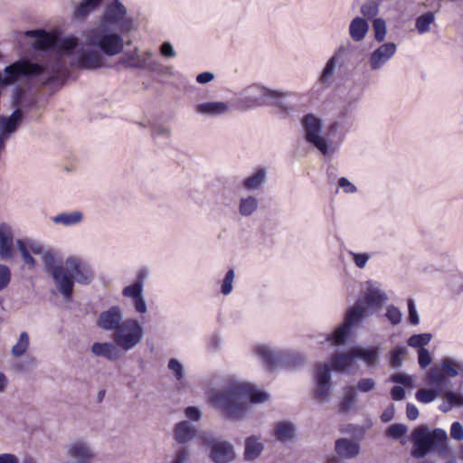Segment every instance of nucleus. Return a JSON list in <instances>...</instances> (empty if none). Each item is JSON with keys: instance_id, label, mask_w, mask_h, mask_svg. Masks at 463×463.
<instances>
[{"instance_id": "1", "label": "nucleus", "mask_w": 463, "mask_h": 463, "mask_svg": "<svg viewBox=\"0 0 463 463\" xmlns=\"http://www.w3.org/2000/svg\"><path fill=\"white\" fill-rule=\"evenodd\" d=\"M134 28L126 6L119 0L111 1L99 23L83 32L84 43L73 52L71 65L86 71L109 68V58L123 52L124 35Z\"/></svg>"}, {"instance_id": "2", "label": "nucleus", "mask_w": 463, "mask_h": 463, "mask_svg": "<svg viewBox=\"0 0 463 463\" xmlns=\"http://www.w3.org/2000/svg\"><path fill=\"white\" fill-rule=\"evenodd\" d=\"M24 35L34 39V48L45 50L53 46L58 52L44 64L21 60L6 66L5 76L0 74V86L10 84L20 77L37 78L44 85L58 80L68 71L63 61L64 56L71 54L79 45L77 37L73 35L58 38L42 30L26 31Z\"/></svg>"}, {"instance_id": "3", "label": "nucleus", "mask_w": 463, "mask_h": 463, "mask_svg": "<svg viewBox=\"0 0 463 463\" xmlns=\"http://www.w3.org/2000/svg\"><path fill=\"white\" fill-rule=\"evenodd\" d=\"M213 384L207 392L208 402L230 418H242L249 402L262 403L269 399L266 392L234 376L217 379Z\"/></svg>"}, {"instance_id": "4", "label": "nucleus", "mask_w": 463, "mask_h": 463, "mask_svg": "<svg viewBox=\"0 0 463 463\" xmlns=\"http://www.w3.org/2000/svg\"><path fill=\"white\" fill-rule=\"evenodd\" d=\"M301 127L305 140L316 147L323 156H332L339 147L334 137L340 128L338 121L330 123L323 135L324 121L313 113H307L301 118Z\"/></svg>"}, {"instance_id": "5", "label": "nucleus", "mask_w": 463, "mask_h": 463, "mask_svg": "<svg viewBox=\"0 0 463 463\" xmlns=\"http://www.w3.org/2000/svg\"><path fill=\"white\" fill-rule=\"evenodd\" d=\"M288 93L268 89L264 86L253 84L241 90L238 98V105L243 109H251L262 106H275L287 110L285 103Z\"/></svg>"}, {"instance_id": "6", "label": "nucleus", "mask_w": 463, "mask_h": 463, "mask_svg": "<svg viewBox=\"0 0 463 463\" xmlns=\"http://www.w3.org/2000/svg\"><path fill=\"white\" fill-rule=\"evenodd\" d=\"M64 270H66L65 276L69 282L68 286L67 288L58 286L57 288L65 298L71 297L74 283L88 285L94 278V272L90 265L76 256H71L65 260Z\"/></svg>"}, {"instance_id": "7", "label": "nucleus", "mask_w": 463, "mask_h": 463, "mask_svg": "<svg viewBox=\"0 0 463 463\" xmlns=\"http://www.w3.org/2000/svg\"><path fill=\"white\" fill-rule=\"evenodd\" d=\"M144 337V325L137 317H127L116 333L112 334V340L126 353L136 348Z\"/></svg>"}, {"instance_id": "8", "label": "nucleus", "mask_w": 463, "mask_h": 463, "mask_svg": "<svg viewBox=\"0 0 463 463\" xmlns=\"http://www.w3.org/2000/svg\"><path fill=\"white\" fill-rule=\"evenodd\" d=\"M367 316V309L357 302L346 311L344 322L331 334H328L325 341L334 346L345 345L350 336L352 327L358 325Z\"/></svg>"}, {"instance_id": "9", "label": "nucleus", "mask_w": 463, "mask_h": 463, "mask_svg": "<svg viewBox=\"0 0 463 463\" xmlns=\"http://www.w3.org/2000/svg\"><path fill=\"white\" fill-rule=\"evenodd\" d=\"M398 45L393 42L379 43L366 56V66L371 71H382L397 54Z\"/></svg>"}, {"instance_id": "10", "label": "nucleus", "mask_w": 463, "mask_h": 463, "mask_svg": "<svg viewBox=\"0 0 463 463\" xmlns=\"http://www.w3.org/2000/svg\"><path fill=\"white\" fill-rule=\"evenodd\" d=\"M349 52V44H341L335 49L333 55L326 62L318 77V82L322 86L328 88L333 84L337 67L344 66Z\"/></svg>"}, {"instance_id": "11", "label": "nucleus", "mask_w": 463, "mask_h": 463, "mask_svg": "<svg viewBox=\"0 0 463 463\" xmlns=\"http://www.w3.org/2000/svg\"><path fill=\"white\" fill-rule=\"evenodd\" d=\"M37 255L41 256L45 271L51 275L56 288L58 286L67 288L69 282L65 276L66 270H64V265L58 263L57 253L53 250L43 249V246L41 243V253H38Z\"/></svg>"}, {"instance_id": "12", "label": "nucleus", "mask_w": 463, "mask_h": 463, "mask_svg": "<svg viewBox=\"0 0 463 463\" xmlns=\"http://www.w3.org/2000/svg\"><path fill=\"white\" fill-rule=\"evenodd\" d=\"M201 442L211 446V458L215 463H229L235 458L232 445L225 440H215L208 433L203 432L198 435Z\"/></svg>"}, {"instance_id": "13", "label": "nucleus", "mask_w": 463, "mask_h": 463, "mask_svg": "<svg viewBox=\"0 0 463 463\" xmlns=\"http://www.w3.org/2000/svg\"><path fill=\"white\" fill-rule=\"evenodd\" d=\"M411 439L413 441L411 455L417 458H424L431 451L434 449L436 441L433 430L430 431L426 426H420L414 430Z\"/></svg>"}, {"instance_id": "14", "label": "nucleus", "mask_w": 463, "mask_h": 463, "mask_svg": "<svg viewBox=\"0 0 463 463\" xmlns=\"http://www.w3.org/2000/svg\"><path fill=\"white\" fill-rule=\"evenodd\" d=\"M331 373L327 364H317L315 369L314 396L319 402H326L331 395Z\"/></svg>"}, {"instance_id": "15", "label": "nucleus", "mask_w": 463, "mask_h": 463, "mask_svg": "<svg viewBox=\"0 0 463 463\" xmlns=\"http://www.w3.org/2000/svg\"><path fill=\"white\" fill-rule=\"evenodd\" d=\"M125 320L124 310L118 306H112L99 313L96 325L105 332L115 334Z\"/></svg>"}, {"instance_id": "16", "label": "nucleus", "mask_w": 463, "mask_h": 463, "mask_svg": "<svg viewBox=\"0 0 463 463\" xmlns=\"http://www.w3.org/2000/svg\"><path fill=\"white\" fill-rule=\"evenodd\" d=\"M153 55L152 51L147 50L140 53L137 49H135L132 52L128 53L122 58L118 64L123 65L125 68L147 69L151 71H156L158 63L152 60Z\"/></svg>"}, {"instance_id": "17", "label": "nucleus", "mask_w": 463, "mask_h": 463, "mask_svg": "<svg viewBox=\"0 0 463 463\" xmlns=\"http://www.w3.org/2000/svg\"><path fill=\"white\" fill-rule=\"evenodd\" d=\"M66 456L77 463H90L95 458L91 444L84 439H76L66 446Z\"/></svg>"}, {"instance_id": "18", "label": "nucleus", "mask_w": 463, "mask_h": 463, "mask_svg": "<svg viewBox=\"0 0 463 463\" xmlns=\"http://www.w3.org/2000/svg\"><path fill=\"white\" fill-rule=\"evenodd\" d=\"M194 112L205 118H222L232 112V105L228 101L209 100L195 104Z\"/></svg>"}, {"instance_id": "19", "label": "nucleus", "mask_w": 463, "mask_h": 463, "mask_svg": "<svg viewBox=\"0 0 463 463\" xmlns=\"http://www.w3.org/2000/svg\"><path fill=\"white\" fill-rule=\"evenodd\" d=\"M254 353L266 370L273 372L280 368L281 349H275L269 345L260 344L255 346Z\"/></svg>"}, {"instance_id": "20", "label": "nucleus", "mask_w": 463, "mask_h": 463, "mask_svg": "<svg viewBox=\"0 0 463 463\" xmlns=\"http://www.w3.org/2000/svg\"><path fill=\"white\" fill-rule=\"evenodd\" d=\"M334 450L338 459L352 460L361 453L360 442L351 438H339L335 440Z\"/></svg>"}, {"instance_id": "21", "label": "nucleus", "mask_w": 463, "mask_h": 463, "mask_svg": "<svg viewBox=\"0 0 463 463\" xmlns=\"http://www.w3.org/2000/svg\"><path fill=\"white\" fill-rule=\"evenodd\" d=\"M122 296L130 300L134 310L139 315H145L148 311L147 303L144 295V288L140 285L131 283L123 288Z\"/></svg>"}, {"instance_id": "22", "label": "nucleus", "mask_w": 463, "mask_h": 463, "mask_svg": "<svg viewBox=\"0 0 463 463\" xmlns=\"http://www.w3.org/2000/svg\"><path fill=\"white\" fill-rule=\"evenodd\" d=\"M15 245L21 254L24 265L29 269H33L37 262L32 253L35 255L41 253V242L31 239H18L15 241Z\"/></svg>"}, {"instance_id": "23", "label": "nucleus", "mask_w": 463, "mask_h": 463, "mask_svg": "<svg viewBox=\"0 0 463 463\" xmlns=\"http://www.w3.org/2000/svg\"><path fill=\"white\" fill-rule=\"evenodd\" d=\"M14 233L13 227L6 223H0V259L10 260L14 258Z\"/></svg>"}, {"instance_id": "24", "label": "nucleus", "mask_w": 463, "mask_h": 463, "mask_svg": "<svg viewBox=\"0 0 463 463\" xmlns=\"http://www.w3.org/2000/svg\"><path fill=\"white\" fill-rule=\"evenodd\" d=\"M365 285L364 299L368 307H373L381 306L388 300V296L381 288L378 282L369 280L366 281Z\"/></svg>"}, {"instance_id": "25", "label": "nucleus", "mask_w": 463, "mask_h": 463, "mask_svg": "<svg viewBox=\"0 0 463 463\" xmlns=\"http://www.w3.org/2000/svg\"><path fill=\"white\" fill-rule=\"evenodd\" d=\"M91 353L109 361H118L121 357V349L115 342H95L90 348Z\"/></svg>"}, {"instance_id": "26", "label": "nucleus", "mask_w": 463, "mask_h": 463, "mask_svg": "<svg viewBox=\"0 0 463 463\" xmlns=\"http://www.w3.org/2000/svg\"><path fill=\"white\" fill-rule=\"evenodd\" d=\"M167 369L175 380V389L180 392H186L187 382L184 364L178 359L171 358L168 360Z\"/></svg>"}, {"instance_id": "27", "label": "nucleus", "mask_w": 463, "mask_h": 463, "mask_svg": "<svg viewBox=\"0 0 463 463\" xmlns=\"http://www.w3.org/2000/svg\"><path fill=\"white\" fill-rule=\"evenodd\" d=\"M369 32V24L367 20L361 16H356L351 20L348 27V34L354 43L363 42Z\"/></svg>"}, {"instance_id": "28", "label": "nucleus", "mask_w": 463, "mask_h": 463, "mask_svg": "<svg viewBox=\"0 0 463 463\" xmlns=\"http://www.w3.org/2000/svg\"><path fill=\"white\" fill-rule=\"evenodd\" d=\"M354 347L346 352L336 353L331 356L330 362L333 369L342 373L348 371L355 360Z\"/></svg>"}, {"instance_id": "29", "label": "nucleus", "mask_w": 463, "mask_h": 463, "mask_svg": "<svg viewBox=\"0 0 463 463\" xmlns=\"http://www.w3.org/2000/svg\"><path fill=\"white\" fill-rule=\"evenodd\" d=\"M197 434L196 427L186 420L178 422L174 429V438L180 444L190 442Z\"/></svg>"}, {"instance_id": "30", "label": "nucleus", "mask_w": 463, "mask_h": 463, "mask_svg": "<svg viewBox=\"0 0 463 463\" xmlns=\"http://www.w3.org/2000/svg\"><path fill=\"white\" fill-rule=\"evenodd\" d=\"M84 220V214L80 210L71 212H62L52 218V221L56 225L63 227H73L80 224Z\"/></svg>"}, {"instance_id": "31", "label": "nucleus", "mask_w": 463, "mask_h": 463, "mask_svg": "<svg viewBox=\"0 0 463 463\" xmlns=\"http://www.w3.org/2000/svg\"><path fill=\"white\" fill-rule=\"evenodd\" d=\"M305 355L294 350H282L280 368L294 370L304 364Z\"/></svg>"}, {"instance_id": "32", "label": "nucleus", "mask_w": 463, "mask_h": 463, "mask_svg": "<svg viewBox=\"0 0 463 463\" xmlns=\"http://www.w3.org/2000/svg\"><path fill=\"white\" fill-rule=\"evenodd\" d=\"M439 367L448 378L463 374V361L452 356H445L439 362Z\"/></svg>"}, {"instance_id": "33", "label": "nucleus", "mask_w": 463, "mask_h": 463, "mask_svg": "<svg viewBox=\"0 0 463 463\" xmlns=\"http://www.w3.org/2000/svg\"><path fill=\"white\" fill-rule=\"evenodd\" d=\"M355 358L363 360L368 366H375L379 362V346L354 347Z\"/></svg>"}, {"instance_id": "34", "label": "nucleus", "mask_w": 463, "mask_h": 463, "mask_svg": "<svg viewBox=\"0 0 463 463\" xmlns=\"http://www.w3.org/2000/svg\"><path fill=\"white\" fill-rule=\"evenodd\" d=\"M267 180V172L265 169L260 168L256 170L253 174L246 177L242 181V186L250 192L260 190Z\"/></svg>"}, {"instance_id": "35", "label": "nucleus", "mask_w": 463, "mask_h": 463, "mask_svg": "<svg viewBox=\"0 0 463 463\" xmlns=\"http://www.w3.org/2000/svg\"><path fill=\"white\" fill-rule=\"evenodd\" d=\"M101 1L102 0H81L74 8L73 17L77 20L83 21L90 13L97 9Z\"/></svg>"}, {"instance_id": "36", "label": "nucleus", "mask_w": 463, "mask_h": 463, "mask_svg": "<svg viewBox=\"0 0 463 463\" xmlns=\"http://www.w3.org/2000/svg\"><path fill=\"white\" fill-rule=\"evenodd\" d=\"M295 426L289 421H280L274 426V436L281 442H288L293 439Z\"/></svg>"}, {"instance_id": "37", "label": "nucleus", "mask_w": 463, "mask_h": 463, "mask_svg": "<svg viewBox=\"0 0 463 463\" xmlns=\"http://www.w3.org/2000/svg\"><path fill=\"white\" fill-rule=\"evenodd\" d=\"M259 208V200L253 195L241 197L239 201V213L242 217L252 216Z\"/></svg>"}, {"instance_id": "38", "label": "nucleus", "mask_w": 463, "mask_h": 463, "mask_svg": "<svg viewBox=\"0 0 463 463\" xmlns=\"http://www.w3.org/2000/svg\"><path fill=\"white\" fill-rule=\"evenodd\" d=\"M433 435L436 441L432 450H436L439 456L442 458L447 457L449 453L447 432L442 429L437 428L433 430Z\"/></svg>"}, {"instance_id": "39", "label": "nucleus", "mask_w": 463, "mask_h": 463, "mask_svg": "<svg viewBox=\"0 0 463 463\" xmlns=\"http://www.w3.org/2000/svg\"><path fill=\"white\" fill-rule=\"evenodd\" d=\"M426 378L430 385L441 391V387L446 384L448 377L439 365H435L427 372Z\"/></svg>"}, {"instance_id": "40", "label": "nucleus", "mask_w": 463, "mask_h": 463, "mask_svg": "<svg viewBox=\"0 0 463 463\" xmlns=\"http://www.w3.org/2000/svg\"><path fill=\"white\" fill-rule=\"evenodd\" d=\"M263 450V444L260 441V439L251 436L245 441V458L252 460L257 458Z\"/></svg>"}, {"instance_id": "41", "label": "nucleus", "mask_w": 463, "mask_h": 463, "mask_svg": "<svg viewBox=\"0 0 463 463\" xmlns=\"http://www.w3.org/2000/svg\"><path fill=\"white\" fill-rule=\"evenodd\" d=\"M357 402V394L354 387L345 386L343 389V398L339 404V410L342 412L348 411L353 409Z\"/></svg>"}, {"instance_id": "42", "label": "nucleus", "mask_w": 463, "mask_h": 463, "mask_svg": "<svg viewBox=\"0 0 463 463\" xmlns=\"http://www.w3.org/2000/svg\"><path fill=\"white\" fill-rule=\"evenodd\" d=\"M408 353L406 346L402 345H395L389 354V363L393 368H400L402 366L403 359Z\"/></svg>"}, {"instance_id": "43", "label": "nucleus", "mask_w": 463, "mask_h": 463, "mask_svg": "<svg viewBox=\"0 0 463 463\" xmlns=\"http://www.w3.org/2000/svg\"><path fill=\"white\" fill-rule=\"evenodd\" d=\"M373 31L374 41L376 43H385V38L387 35V24L383 18L378 17L373 20Z\"/></svg>"}, {"instance_id": "44", "label": "nucleus", "mask_w": 463, "mask_h": 463, "mask_svg": "<svg viewBox=\"0 0 463 463\" xmlns=\"http://www.w3.org/2000/svg\"><path fill=\"white\" fill-rule=\"evenodd\" d=\"M347 254L352 263L359 269H365L367 263L373 257V253L371 252H358L354 250H348Z\"/></svg>"}, {"instance_id": "45", "label": "nucleus", "mask_w": 463, "mask_h": 463, "mask_svg": "<svg viewBox=\"0 0 463 463\" xmlns=\"http://www.w3.org/2000/svg\"><path fill=\"white\" fill-rule=\"evenodd\" d=\"M435 21V15L431 12H427L416 19L415 26L420 34H424L430 31V25Z\"/></svg>"}, {"instance_id": "46", "label": "nucleus", "mask_w": 463, "mask_h": 463, "mask_svg": "<svg viewBox=\"0 0 463 463\" xmlns=\"http://www.w3.org/2000/svg\"><path fill=\"white\" fill-rule=\"evenodd\" d=\"M30 338L27 332H22L19 335L18 341L12 347L11 354L14 357H19L24 354L29 347Z\"/></svg>"}, {"instance_id": "47", "label": "nucleus", "mask_w": 463, "mask_h": 463, "mask_svg": "<svg viewBox=\"0 0 463 463\" xmlns=\"http://www.w3.org/2000/svg\"><path fill=\"white\" fill-rule=\"evenodd\" d=\"M431 339L432 335L430 333L415 334L408 338L407 344L409 346L418 348L419 350L428 345Z\"/></svg>"}, {"instance_id": "48", "label": "nucleus", "mask_w": 463, "mask_h": 463, "mask_svg": "<svg viewBox=\"0 0 463 463\" xmlns=\"http://www.w3.org/2000/svg\"><path fill=\"white\" fill-rule=\"evenodd\" d=\"M448 288L456 293L463 292V274L454 272L448 275L446 279Z\"/></svg>"}, {"instance_id": "49", "label": "nucleus", "mask_w": 463, "mask_h": 463, "mask_svg": "<svg viewBox=\"0 0 463 463\" xmlns=\"http://www.w3.org/2000/svg\"><path fill=\"white\" fill-rule=\"evenodd\" d=\"M440 394V390L432 387L431 389H420L416 392V399L421 403H430Z\"/></svg>"}, {"instance_id": "50", "label": "nucleus", "mask_w": 463, "mask_h": 463, "mask_svg": "<svg viewBox=\"0 0 463 463\" xmlns=\"http://www.w3.org/2000/svg\"><path fill=\"white\" fill-rule=\"evenodd\" d=\"M235 272L232 269H229L221 282L220 291L223 296H229L233 290Z\"/></svg>"}, {"instance_id": "51", "label": "nucleus", "mask_w": 463, "mask_h": 463, "mask_svg": "<svg viewBox=\"0 0 463 463\" xmlns=\"http://www.w3.org/2000/svg\"><path fill=\"white\" fill-rule=\"evenodd\" d=\"M384 317L392 326L399 325L402 320V313L393 305H390L386 307Z\"/></svg>"}, {"instance_id": "52", "label": "nucleus", "mask_w": 463, "mask_h": 463, "mask_svg": "<svg viewBox=\"0 0 463 463\" xmlns=\"http://www.w3.org/2000/svg\"><path fill=\"white\" fill-rule=\"evenodd\" d=\"M12 279L10 268L5 264H0V291L5 289Z\"/></svg>"}, {"instance_id": "53", "label": "nucleus", "mask_w": 463, "mask_h": 463, "mask_svg": "<svg viewBox=\"0 0 463 463\" xmlns=\"http://www.w3.org/2000/svg\"><path fill=\"white\" fill-rule=\"evenodd\" d=\"M408 306V320L411 325L418 326L420 324V316L416 309L415 302L413 299L410 298L407 300Z\"/></svg>"}, {"instance_id": "54", "label": "nucleus", "mask_w": 463, "mask_h": 463, "mask_svg": "<svg viewBox=\"0 0 463 463\" xmlns=\"http://www.w3.org/2000/svg\"><path fill=\"white\" fill-rule=\"evenodd\" d=\"M376 382L373 378H362L357 382L356 390L360 392H369L374 390Z\"/></svg>"}, {"instance_id": "55", "label": "nucleus", "mask_w": 463, "mask_h": 463, "mask_svg": "<svg viewBox=\"0 0 463 463\" xmlns=\"http://www.w3.org/2000/svg\"><path fill=\"white\" fill-rule=\"evenodd\" d=\"M445 400L451 405V407H461L463 406V395L451 391L444 392Z\"/></svg>"}, {"instance_id": "56", "label": "nucleus", "mask_w": 463, "mask_h": 463, "mask_svg": "<svg viewBox=\"0 0 463 463\" xmlns=\"http://www.w3.org/2000/svg\"><path fill=\"white\" fill-rule=\"evenodd\" d=\"M378 12V5L375 2H368L361 6L362 14L368 19H371L377 15Z\"/></svg>"}, {"instance_id": "57", "label": "nucleus", "mask_w": 463, "mask_h": 463, "mask_svg": "<svg viewBox=\"0 0 463 463\" xmlns=\"http://www.w3.org/2000/svg\"><path fill=\"white\" fill-rule=\"evenodd\" d=\"M432 362L431 354L426 348L418 350V364L421 369L427 368Z\"/></svg>"}, {"instance_id": "58", "label": "nucleus", "mask_w": 463, "mask_h": 463, "mask_svg": "<svg viewBox=\"0 0 463 463\" xmlns=\"http://www.w3.org/2000/svg\"><path fill=\"white\" fill-rule=\"evenodd\" d=\"M338 188L347 194H355L357 192V187L346 177H340L338 179Z\"/></svg>"}, {"instance_id": "59", "label": "nucleus", "mask_w": 463, "mask_h": 463, "mask_svg": "<svg viewBox=\"0 0 463 463\" xmlns=\"http://www.w3.org/2000/svg\"><path fill=\"white\" fill-rule=\"evenodd\" d=\"M406 427L402 424H393L388 429V435L390 437L400 439L406 433Z\"/></svg>"}, {"instance_id": "60", "label": "nucleus", "mask_w": 463, "mask_h": 463, "mask_svg": "<svg viewBox=\"0 0 463 463\" xmlns=\"http://www.w3.org/2000/svg\"><path fill=\"white\" fill-rule=\"evenodd\" d=\"M450 436L458 441L463 440V426L459 422L455 421L451 424Z\"/></svg>"}, {"instance_id": "61", "label": "nucleus", "mask_w": 463, "mask_h": 463, "mask_svg": "<svg viewBox=\"0 0 463 463\" xmlns=\"http://www.w3.org/2000/svg\"><path fill=\"white\" fill-rule=\"evenodd\" d=\"M150 271L147 268L140 269L136 274V280L133 282L137 285H140L145 288V284L149 278Z\"/></svg>"}, {"instance_id": "62", "label": "nucleus", "mask_w": 463, "mask_h": 463, "mask_svg": "<svg viewBox=\"0 0 463 463\" xmlns=\"http://www.w3.org/2000/svg\"><path fill=\"white\" fill-rule=\"evenodd\" d=\"M391 381L396 383H401L405 386H411L412 377L404 373H395L391 376Z\"/></svg>"}, {"instance_id": "63", "label": "nucleus", "mask_w": 463, "mask_h": 463, "mask_svg": "<svg viewBox=\"0 0 463 463\" xmlns=\"http://www.w3.org/2000/svg\"><path fill=\"white\" fill-rule=\"evenodd\" d=\"M160 53L165 58H175L176 56V52L170 42H165L161 44Z\"/></svg>"}, {"instance_id": "64", "label": "nucleus", "mask_w": 463, "mask_h": 463, "mask_svg": "<svg viewBox=\"0 0 463 463\" xmlns=\"http://www.w3.org/2000/svg\"><path fill=\"white\" fill-rule=\"evenodd\" d=\"M185 417L189 420L199 421L202 418V411L199 408L189 406L184 410Z\"/></svg>"}]
</instances>
